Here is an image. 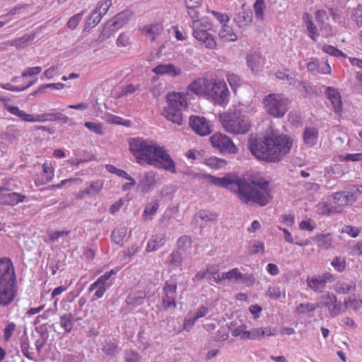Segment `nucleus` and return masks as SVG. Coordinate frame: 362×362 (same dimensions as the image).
I'll return each mask as SVG.
<instances>
[{
    "mask_svg": "<svg viewBox=\"0 0 362 362\" xmlns=\"http://www.w3.org/2000/svg\"><path fill=\"white\" fill-rule=\"evenodd\" d=\"M184 174L191 180L230 189L235 192L239 199L245 204L252 202L264 206L272 199L269 182L259 176L241 179L236 176L227 175L223 177H217L206 173H195L192 170H187Z\"/></svg>",
    "mask_w": 362,
    "mask_h": 362,
    "instance_id": "nucleus-1",
    "label": "nucleus"
},
{
    "mask_svg": "<svg viewBox=\"0 0 362 362\" xmlns=\"http://www.w3.org/2000/svg\"><path fill=\"white\" fill-rule=\"evenodd\" d=\"M292 146L293 140L290 137L271 132L261 139L252 140L250 150L259 160L276 163L290 152Z\"/></svg>",
    "mask_w": 362,
    "mask_h": 362,
    "instance_id": "nucleus-2",
    "label": "nucleus"
},
{
    "mask_svg": "<svg viewBox=\"0 0 362 362\" xmlns=\"http://www.w3.org/2000/svg\"><path fill=\"white\" fill-rule=\"evenodd\" d=\"M16 277L12 261L8 257L0 258V304H10L15 296Z\"/></svg>",
    "mask_w": 362,
    "mask_h": 362,
    "instance_id": "nucleus-3",
    "label": "nucleus"
},
{
    "mask_svg": "<svg viewBox=\"0 0 362 362\" xmlns=\"http://www.w3.org/2000/svg\"><path fill=\"white\" fill-rule=\"evenodd\" d=\"M219 119L224 130L231 134H244L251 128L248 117L238 110L223 112Z\"/></svg>",
    "mask_w": 362,
    "mask_h": 362,
    "instance_id": "nucleus-4",
    "label": "nucleus"
},
{
    "mask_svg": "<svg viewBox=\"0 0 362 362\" xmlns=\"http://www.w3.org/2000/svg\"><path fill=\"white\" fill-rule=\"evenodd\" d=\"M167 106L164 108L163 115L165 118L177 125L183 122V111L187 109V101L185 94L181 93H170L166 96Z\"/></svg>",
    "mask_w": 362,
    "mask_h": 362,
    "instance_id": "nucleus-5",
    "label": "nucleus"
},
{
    "mask_svg": "<svg viewBox=\"0 0 362 362\" xmlns=\"http://www.w3.org/2000/svg\"><path fill=\"white\" fill-rule=\"evenodd\" d=\"M290 100L281 93H270L264 97L262 103L265 111L271 116L280 118L288 110Z\"/></svg>",
    "mask_w": 362,
    "mask_h": 362,
    "instance_id": "nucleus-6",
    "label": "nucleus"
},
{
    "mask_svg": "<svg viewBox=\"0 0 362 362\" xmlns=\"http://www.w3.org/2000/svg\"><path fill=\"white\" fill-rule=\"evenodd\" d=\"M156 144L142 138H131L129 140V149L139 163H141L142 161L148 163Z\"/></svg>",
    "mask_w": 362,
    "mask_h": 362,
    "instance_id": "nucleus-7",
    "label": "nucleus"
},
{
    "mask_svg": "<svg viewBox=\"0 0 362 362\" xmlns=\"http://www.w3.org/2000/svg\"><path fill=\"white\" fill-rule=\"evenodd\" d=\"M148 164L156 168H162L172 173H176L174 160L172 159L165 148L157 144H156Z\"/></svg>",
    "mask_w": 362,
    "mask_h": 362,
    "instance_id": "nucleus-8",
    "label": "nucleus"
},
{
    "mask_svg": "<svg viewBox=\"0 0 362 362\" xmlns=\"http://www.w3.org/2000/svg\"><path fill=\"white\" fill-rule=\"evenodd\" d=\"M208 90V97L221 106H226L230 99V91L226 83L218 78H211Z\"/></svg>",
    "mask_w": 362,
    "mask_h": 362,
    "instance_id": "nucleus-9",
    "label": "nucleus"
},
{
    "mask_svg": "<svg viewBox=\"0 0 362 362\" xmlns=\"http://www.w3.org/2000/svg\"><path fill=\"white\" fill-rule=\"evenodd\" d=\"M131 16L132 12L129 10H125L117 13L113 19H111L105 23L100 37H102L103 39L109 37L112 33L126 24Z\"/></svg>",
    "mask_w": 362,
    "mask_h": 362,
    "instance_id": "nucleus-10",
    "label": "nucleus"
},
{
    "mask_svg": "<svg viewBox=\"0 0 362 362\" xmlns=\"http://www.w3.org/2000/svg\"><path fill=\"white\" fill-rule=\"evenodd\" d=\"M212 146L222 153L235 154L238 148L228 136L222 133H216L210 138Z\"/></svg>",
    "mask_w": 362,
    "mask_h": 362,
    "instance_id": "nucleus-11",
    "label": "nucleus"
},
{
    "mask_svg": "<svg viewBox=\"0 0 362 362\" xmlns=\"http://www.w3.org/2000/svg\"><path fill=\"white\" fill-rule=\"evenodd\" d=\"M334 281V276L330 272H326L322 274L308 276L306 279L307 286L317 293H321L326 289L327 283H332Z\"/></svg>",
    "mask_w": 362,
    "mask_h": 362,
    "instance_id": "nucleus-12",
    "label": "nucleus"
},
{
    "mask_svg": "<svg viewBox=\"0 0 362 362\" xmlns=\"http://www.w3.org/2000/svg\"><path fill=\"white\" fill-rule=\"evenodd\" d=\"M177 283L173 280L166 281L163 288L162 305L165 310L176 308Z\"/></svg>",
    "mask_w": 362,
    "mask_h": 362,
    "instance_id": "nucleus-13",
    "label": "nucleus"
},
{
    "mask_svg": "<svg viewBox=\"0 0 362 362\" xmlns=\"http://www.w3.org/2000/svg\"><path fill=\"white\" fill-rule=\"evenodd\" d=\"M114 270L105 272L103 275L100 276L96 281L90 285L88 288L89 292L95 291L94 297L95 299L100 298L104 296V293L107 291L112 285L110 278L112 275L115 274Z\"/></svg>",
    "mask_w": 362,
    "mask_h": 362,
    "instance_id": "nucleus-14",
    "label": "nucleus"
},
{
    "mask_svg": "<svg viewBox=\"0 0 362 362\" xmlns=\"http://www.w3.org/2000/svg\"><path fill=\"white\" fill-rule=\"evenodd\" d=\"M5 109L11 114L20 117L24 122H42L48 121L49 114L37 115L36 116L30 114H27L25 112L19 109L18 107L11 105L8 104L5 105Z\"/></svg>",
    "mask_w": 362,
    "mask_h": 362,
    "instance_id": "nucleus-15",
    "label": "nucleus"
},
{
    "mask_svg": "<svg viewBox=\"0 0 362 362\" xmlns=\"http://www.w3.org/2000/svg\"><path fill=\"white\" fill-rule=\"evenodd\" d=\"M199 23H196L194 25V31H193V35L199 43L204 47L210 49H214L216 47V42L214 37L205 30H199Z\"/></svg>",
    "mask_w": 362,
    "mask_h": 362,
    "instance_id": "nucleus-16",
    "label": "nucleus"
},
{
    "mask_svg": "<svg viewBox=\"0 0 362 362\" xmlns=\"http://www.w3.org/2000/svg\"><path fill=\"white\" fill-rule=\"evenodd\" d=\"M189 127L197 134L202 136L209 135L211 132L209 122L203 117L191 116Z\"/></svg>",
    "mask_w": 362,
    "mask_h": 362,
    "instance_id": "nucleus-17",
    "label": "nucleus"
},
{
    "mask_svg": "<svg viewBox=\"0 0 362 362\" xmlns=\"http://www.w3.org/2000/svg\"><path fill=\"white\" fill-rule=\"evenodd\" d=\"M322 300H326L327 303V309L332 317L338 316L343 310V306L340 301L337 300V296L329 292H327L324 296H321Z\"/></svg>",
    "mask_w": 362,
    "mask_h": 362,
    "instance_id": "nucleus-18",
    "label": "nucleus"
},
{
    "mask_svg": "<svg viewBox=\"0 0 362 362\" xmlns=\"http://www.w3.org/2000/svg\"><path fill=\"white\" fill-rule=\"evenodd\" d=\"M334 203L339 206L351 205L357 199L354 192L351 191H340L331 195Z\"/></svg>",
    "mask_w": 362,
    "mask_h": 362,
    "instance_id": "nucleus-19",
    "label": "nucleus"
},
{
    "mask_svg": "<svg viewBox=\"0 0 362 362\" xmlns=\"http://www.w3.org/2000/svg\"><path fill=\"white\" fill-rule=\"evenodd\" d=\"M211 79L206 78H199L192 81L188 86V90L197 95L208 96V88Z\"/></svg>",
    "mask_w": 362,
    "mask_h": 362,
    "instance_id": "nucleus-20",
    "label": "nucleus"
},
{
    "mask_svg": "<svg viewBox=\"0 0 362 362\" xmlns=\"http://www.w3.org/2000/svg\"><path fill=\"white\" fill-rule=\"evenodd\" d=\"M153 72L157 75H167L170 77H176L182 74V69L173 64H159L153 69Z\"/></svg>",
    "mask_w": 362,
    "mask_h": 362,
    "instance_id": "nucleus-21",
    "label": "nucleus"
},
{
    "mask_svg": "<svg viewBox=\"0 0 362 362\" xmlns=\"http://www.w3.org/2000/svg\"><path fill=\"white\" fill-rule=\"evenodd\" d=\"M103 187V181L97 180L90 183L86 189L81 190L78 194V197L84 199L86 197H93L98 194Z\"/></svg>",
    "mask_w": 362,
    "mask_h": 362,
    "instance_id": "nucleus-22",
    "label": "nucleus"
},
{
    "mask_svg": "<svg viewBox=\"0 0 362 362\" xmlns=\"http://www.w3.org/2000/svg\"><path fill=\"white\" fill-rule=\"evenodd\" d=\"M156 183V174L153 171L147 172L141 177L138 187L144 192L149 191Z\"/></svg>",
    "mask_w": 362,
    "mask_h": 362,
    "instance_id": "nucleus-23",
    "label": "nucleus"
},
{
    "mask_svg": "<svg viewBox=\"0 0 362 362\" xmlns=\"http://www.w3.org/2000/svg\"><path fill=\"white\" fill-rule=\"evenodd\" d=\"M163 30V25L159 23L147 25L143 28L144 35L148 37L152 42L156 40L160 35Z\"/></svg>",
    "mask_w": 362,
    "mask_h": 362,
    "instance_id": "nucleus-24",
    "label": "nucleus"
},
{
    "mask_svg": "<svg viewBox=\"0 0 362 362\" xmlns=\"http://www.w3.org/2000/svg\"><path fill=\"white\" fill-rule=\"evenodd\" d=\"M326 94L332 104L334 112L337 113L340 112L341 111V100L338 90L334 88L327 87Z\"/></svg>",
    "mask_w": 362,
    "mask_h": 362,
    "instance_id": "nucleus-25",
    "label": "nucleus"
},
{
    "mask_svg": "<svg viewBox=\"0 0 362 362\" xmlns=\"http://www.w3.org/2000/svg\"><path fill=\"white\" fill-rule=\"evenodd\" d=\"M318 139V131L313 127H306L303 132V141L309 146H313Z\"/></svg>",
    "mask_w": 362,
    "mask_h": 362,
    "instance_id": "nucleus-26",
    "label": "nucleus"
},
{
    "mask_svg": "<svg viewBox=\"0 0 362 362\" xmlns=\"http://www.w3.org/2000/svg\"><path fill=\"white\" fill-rule=\"evenodd\" d=\"M253 19V15L251 11H243L235 15L233 21L239 28H245L249 26Z\"/></svg>",
    "mask_w": 362,
    "mask_h": 362,
    "instance_id": "nucleus-27",
    "label": "nucleus"
},
{
    "mask_svg": "<svg viewBox=\"0 0 362 362\" xmlns=\"http://www.w3.org/2000/svg\"><path fill=\"white\" fill-rule=\"evenodd\" d=\"M220 39L223 42H235L238 39L237 35L234 33L233 28L227 23L222 25L218 33Z\"/></svg>",
    "mask_w": 362,
    "mask_h": 362,
    "instance_id": "nucleus-28",
    "label": "nucleus"
},
{
    "mask_svg": "<svg viewBox=\"0 0 362 362\" xmlns=\"http://www.w3.org/2000/svg\"><path fill=\"white\" fill-rule=\"evenodd\" d=\"M223 277L237 284L245 283L247 280V278L243 275L238 268H234L227 272H223L222 278Z\"/></svg>",
    "mask_w": 362,
    "mask_h": 362,
    "instance_id": "nucleus-29",
    "label": "nucleus"
},
{
    "mask_svg": "<svg viewBox=\"0 0 362 362\" xmlns=\"http://www.w3.org/2000/svg\"><path fill=\"white\" fill-rule=\"evenodd\" d=\"M2 203L6 205L15 206L23 202L26 197L18 192L6 193L3 197Z\"/></svg>",
    "mask_w": 362,
    "mask_h": 362,
    "instance_id": "nucleus-30",
    "label": "nucleus"
},
{
    "mask_svg": "<svg viewBox=\"0 0 362 362\" xmlns=\"http://www.w3.org/2000/svg\"><path fill=\"white\" fill-rule=\"evenodd\" d=\"M146 293L143 291H138L129 293L127 298L126 303L128 305L137 306L142 304L144 299L146 298Z\"/></svg>",
    "mask_w": 362,
    "mask_h": 362,
    "instance_id": "nucleus-31",
    "label": "nucleus"
},
{
    "mask_svg": "<svg viewBox=\"0 0 362 362\" xmlns=\"http://www.w3.org/2000/svg\"><path fill=\"white\" fill-rule=\"evenodd\" d=\"M165 243V238L163 235L153 236L147 243L146 252H153L158 250Z\"/></svg>",
    "mask_w": 362,
    "mask_h": 362,
    "instance_id": "nucleus-32",
    "label": "nucleus"
},
{
    "mask_svg": "<svg viewBox=\"0 0 362 362\" xmlns=\"http://www.w3.org/2000/svg\"><path fill=\"white\" fill-rule=\"evenodd\" d=\"M35 34L24 35L23 37L12 40L6 42L8 45L16 47L18 49L23 48L30 41L35 38Z\"/></svg>",
    "mask_w": 362,
    "mask_h": 362,
    "instance_id": "nucleus-33",
    "label": "nucleus"
},
{
    "mask_svg": "<svg viewBox=\"0 0 362 362\" xmlns=\"http://www.w3.org/2000/svg\"><path fill=\"white\" fill-rule=\"evenodd\" d=\"M194 218L197 222H198V219H200L206 223H214L217 219V214L207 210H201L195 215Z\"/></svg>",
    "mask_w": 362,
    "mask_h": 362,
    "instance_id": "nucleus-34",
    "label": "nucleus"
},
{
    "mask_svg": "<svg viewBox=\"0 0 362 362\" xmlns=\"http://www.w3.org/2000/svg\"><path fill=\"white\" fill-rule=\"evenodd\" d=\"M316 212L319 215H330L339 213V211L334 206L328 204L326 202H320L316 206Z\"/></svg>",
    "mask_w": 362,
    "mask_h": 362,
    "instance_id": "nucleus-35",
    "label": "nucleus"
},
{
    "mask_svg": "<svg viewBox=\"0 0 362 362\" xmlns=\"http://www.w3.org/2000/svg\"><path fill=\"white\" fill-rule=\"evenodd\" d=\"M76 320L72 314L66 313L60 317V325L66 332H70Z\"/></svg>",
    "mask_w": 362,
    "mask_h": 362,
    "instance_id": "nucleus-36",
    "label": "nucleus"
},
{
    "mask_svg": "<svg viewBox=\"0 0 362 362\" xmlns=\"http://www.w3.org/2000/svg\"><path fill=\"white\" fill-rule=\"evenodd\" d=\"M313 240L317 243V245L321 248L327 250L332 246V237L329 233L317 235Z\"/></svg>",
    "mask_w": 362,
    "mask_h": 362,
    "instance_id": "nucleus-37",
    "label": "nucleus"
},
{
    "mask_svg": "<svg viewBox=\"0 0 362 362\" xmlns=\"http://www.w3.org/2000/svg\"><path fill=\"white\" fill-rule=\"evenodd\" d=\"M247 62L250 69L255 71V69H258L264 64V59L259 54L254 53L247 56Z\"/></svg>",
    "mask_w": 362,
    "mask_h": 362,
    "instance_id": "nucleus-38",
    "label": "nucleus"
},
{
    "mask_svg": "<svg viewBox=\"0 0 362 362\" xmlns=\"http://www.w3.org/2000/svg\"><path fill=\"white\" fill-rule=\"evenodd\" d=\"M103 16L102 14L98 12V9H95L86 21L84 29L87 30L95 27L100 21Z\"/></svg>",
    "mask_w": 362,
    "mask_h": 362,
    "instance_id": "nucleus-39",
    "label": "nucleus"
},
{
    "mask_svg": "<svg viewBox=\"0 0 362 362\" xmlns=\"http://www.w3.org/2000/svg\"><path fill=\"white\" fill-rule=\"evenodd\" d=\"M334 291L340 294H346L351 291H355V284H349L344 281H338L334 286Z\"/></svg>",
    "mask_w": 362,
    "mask_h": 362,
    "instance_id": "nucleus-40",
    "label": "nucleus"
},
{
    "mask_svg": "<svg viewBox=\"0 0 362 362\" xmlns=\"http://www.w3.org/2000/svg\"><path fill=\"white\" fill-rule=\"evenodd\" d=\"M303 19L305 22L307 30L309 33V36L315 40V37L318 36L317 33V28L312 21V17L310 14L305 13L303 16Z\"/></svg>",
    "mask_w": 362,
    "mask_h": 362,
    "instance_id": "nucleus-41",
    "label": "nucleus"
},
{
    "mask_svg": "<svg viewBox=\"0 0 362 362\" xmlns=\"http://www.w3.org/2000/svg\"><path fill=\"white\" fill-rule=\"evenodd\" d=\"M192 239L190 238V237L187 236V235H184V236H182L180 237L178 240H177V248H178V250L177 251H180V252H187L189 249L191 248V246H192Z\"/></svg>",
    "mask_w": 362,
    "mask_h": 362,
    "instance_id": "nucleus-42",
    "label": "nucleus"
},
{
    "mask_svg": "<svg viewBox=\"0 0 362 362\" xmlns=\"http://www.w3.org/2000/svg\"><path fill=\"white\" fill-rule=\"evenodd\" d=\"M158 206L159 204L158 202L150 203L148 205H146L143 214V218L145 220H147L148 218L152 219L153 216L156 214L158 209Z\"/></svg>",
    "mask_w": 362,
    "mask_h": 362,
    "instance_id": "nucleus-43",
    "label": "nucleus"
},
{
    "mask_svg": "<svg viewBox=\"0 0 362 362\" xmlns=\"http://www.w3.org/2000/svg\"><path fill=\"white\" fill-rule=\"evenodd\" d=\"M254 11L257 19L262 21L264 19V10L266 4L264 0H256L254 4Z\"/></svg>",
    "mask_w": 362,
    "mask_h": 362,
    "instance_id": "nucleus-44",
    "label": "nucleus"
},
{
    "mask_svg": "<svg viewBox=\"0 0 362 362\" xmlns=\"http://www.w3.org/2000/svg\"><path fill=\"white\" fill-rule=\"evenodd\" d=\"M182 262V254L180 251H174L169 256V263L173 267H180Z\"/></svg>",
    "mask_w": 362,
    "mask_h": 362,
    "instance_id": "nucleus-45",
    "label": "nucleus"
},
{
    "mask_svg": "<svg viewBox=\"0 0 362 362\" xmlns=\"http://www.w3.org/2000/svg\"><path fill=\"white\" fill-rule=\"evenodd\" d=\"M84 126L88 128L92 132L97 134L98 135H103L105 132L103 130V127L101 123L98 122H86L84 123Z\"/></svg>",
    "mask_w": 362,
    "mask_h": 362,
    "instance_id": "nucleus-46",
    "label": "nucleus"
},
{
    "mask_svg": "<svg viewBox=\"0 0 362 362\" xmlns=\"http://www.w3.org/2000/svg\"><path fill=\"white\" fill-rule=\"evenodd\" d=\"M226 161L223 159L218 158L216 157H211L205 160V164L214 169L220 168L226 165Z\"/></svg>",
    "mask_w": 362,
    "mask_h": 362,
    "instance_id": "nucleus-47",
    "label": "nucleus"
},
{
    "mask_svg": "<svg viewBox=\"0 0 362 362\" xmlns=\"http://www.w3.org/2000/svg\"><path fill=\"white\" fill-rule=\"evenodd\" d=\"M83 14L84 11H82L73 16L66 23V27L71 30H74L82 21Z\"/></svg>",
    "mask_w": 362,
    "mask_h": 362,
    "instance_id": "nucleus-48",
    "label": "nucleus"
},
{
    "mask_svg": "<svg viewBox=\"0 0 362 362\" xmlns=\"http://www.w3.org/2000/svg\"><path fill=\"white\" fill-rule=\"evenodd\" d=\"M126 233L127 229L124 228L115 229L112 233V239L115 243L119 244L123 240Z\"/></svg>",
    "mask_w": 362,
    "mask_h": 362,
    "instance_id": "nucleus-49",
    "label": "nucleus"
},
{
    "mask_svg": "<svg viewBox=\"0 0 362 362\" xmlns=\"http://www.w3.org/2000/svg\"><path fill=\"white\" fill-rule=\"evenodd\" d=\"M117 351V343L114 341H105L103 351L110 356L115 355Z\"/></svg>",
    "mask_w": 362,
    "mask_h": 362,
    "instance_id": "nucleus-50",
    "label": "nucleus"
},
{
    "mask_svg": "<svg viewBox=\"0 0 362 362\" xmlns=\"http://www.w3.org/2000/svg\"><path fill=\"white\" fill-rule=\"evenodd\" d=\"M315 309L316 307L313 303H300L296 307V311L298 314H305L313 312Z\"/></svg>",
    "mask_w": 362,
    "mask_h": 362,
    "instance_id": "nucleus-51",
    "label": "nucleus"
},
{
    "mask_svg": "<svg viewBox=\"0 0 362 362\" xmlns=\"http://www.w3.org/2000/svg\"><path fill=\"white\" fill-rule=\"evenodd\" d=\"M331 264L339 272H342L346 268L345 259L339 257H335Z\"/></svg>",
    "mask_w": 362,
    "mask_h": 362,
    "instance_id": "nucleus-52",
    "label": "nucleus"
},
{
    "mask_svg": "<svg viewBox=\"0 0 362 362\" xmlns=\"http://www.w3.org/2000/svg\"><path fill=\"white\" fill-rule=\"evenodd\" d=\"M111 6L112 0H102L98 3V6L95 9H98V12L104 16L107 13Z\"/></svg>",
    "mask_w": 362,
    "mask_h": 362,
    "instance_id": "nucleus-53",
    "label": "nucleus"
},
{
    "mask_svg": "<svg viewBox=\"0 0 362 362\" xmlns=\"http://www.w3.org/2000/svg\"><path fill=\"white\" fill-rule=\"evenodd\" d=\"M139 88V85H134L133 83H129L124 87L122 88V90L120 93V96H127L129 95H132Z\"/></svg>",
    "mask_w": 362,
    "mask_h": 362,
    "instance_id": "nucleus-54",
    "label": "nucleus"
},
{
    "mask_svg": "<svg viewBox=\"0 0 362 362\" xmlns=\"http://www.w3.org/2000/svg\"><path fill=\"white\" fill-rule=\"evenodd\" d=\"M315 18L320 29H322L323 26L325 25V21L328 19L327 12L324 10H319L315 12Z\"/></svg>",
    "mask_w": 362,
    "mask_h": 362,
    "instance_id": "nucleus-55",
    "label": "nucleus"
},
{
    "mask_svg": "<svg viewBox=\"0 0 362 362\" xmlns=\"http://www.w3.org/2000/svg\"><path fill=\"white\" fill-rule=\"evenodd\" d=\"M341 232L349 234L352 238H356L358 235L360 230L357 227L350 225H344L341 228Z\"/></svg>",
    "mask_w": 362,
    "mask_h": 362,
    "instance_id": "nucleus-56",
    "label": "nucleus"
},
{
    "mask_svg": "<svg viewBox=\"0 0 362 362\" xmlns=\"http://www.w3.org/2000/svg\"><path fill=\"white\" fill-rule=\"evenodd\" d=\"M42 71L41 67L34 66L25 69L22 73V77H33L39 74Z\"/></svg>",
    "mask_w": 362,
    "mask_h": 362,
    "instance_id": "nucleus-57",
    "label": "nucleus"
},
{
    "mask_svg": "<svg viewBox=\"0 0 362 362\" xmlns=\"http://www.w3.org/2000/svg\"><path fill=\"white\" fill-rule=\"evenodd\" d=\"M322 50L325 52H326L332 56H334V57L344 56V54L341 51H340L339 49H337L336 47H334L332 45H325L322 47Z\"/></svg>",
    "mask_w": 362,
    "mask_h": 362,
    "instance_id": "nucleus-58",
    "label": "nucleus"
},
{
    "mask_svg": "<svg viewBox=\"0 0 362 362\" xmlns=\"http://www.w3.org/2000/svg\"><path fill=\"white\" fill-rule=\"evenodd\" d=\"M48 121L54 122V121H62L64 124L67 123L69 120V117L60 112H57L55 114H49Z\"/></svg>",
    "mask_w": 362,
    "mask_h": 362,
    "instance_id": "nucleus-59",
    "label": "nucleus"
},
{
    "mask_svg": "<svg viewBox=\"0 0 362 362\" xmlns=\"http://www.w3.org/2000/svg\"><path fill=\"white\" fill-rule=\"evenodd\" d=\"M259 252L262 254H263L264 252V243H260V242H255L250 247V255H256Z\"/></svg>",
    "mask_w": 362,
    "mask_h": 362,
    "instance_id": "nucleus-60",
    "label": "nucleus"
},
{
    "mask_svg": "<svg viewBox=\"0 0 362 362\" xmlns=\"http://www.w3.org/2000/svg\"><path fill=\"white\" fill-rule=\"evenodd\" d=\"M267 295L270 298L273 299H278L281 296V291L279 288L277 286L272 285L270 286L267 292Z\"/></svg>",
    "mask_w": 362,
    "mask_h": 362,
    "instance_id": "nucleus-61",
    "label": "nucleus"
},
{
    "mask_svg": "<svg viewBox=\"0 0 362 362\" xmlns=\"http://www.w3.org/2000/svg\"><path fill=\"white\" fill-rule=\"evenodd\" d=\"M21 348L23 354L28 359L32 360L33 357L29 352V342L28 338L23 339L21 343Z\"/></svg>",
    "mask_w": 362,
    "mask_h": 362,
    "instance_id": "nucleus-62",
    "label": "nucleus"
},
{
    "mask_svg": "<svg viewBox=\"0 0 362 362\" xmlns=\"http://www.w3.org/2000/svg\"><path fill=\"white\" fill-rule=\"evenodd\" d=\"M353 16L357 25L362 26V4H358L354 10Z\"/></svg>",
    "mask_w": 362,
    "mask_h": 362,
    "instance_id": "nucleus-63",
    "label": "nucleus"
},
{
    "mask_svg": "<svg viewBox=\"0 0 362 362\" xmlns=\"http://www.w3.org/2000/svg\"><path fill=\"white\" fill-rule=\"evenodd\" d=\"M124 356L127 362H138L140 359L139 354L133 351H127Z\"/></svg>",
    "mask_w": 362,
    "mask_h": 362,
    "instance_id": "nucleus-64",
    "label": "nucleus"
}]
</instances>
